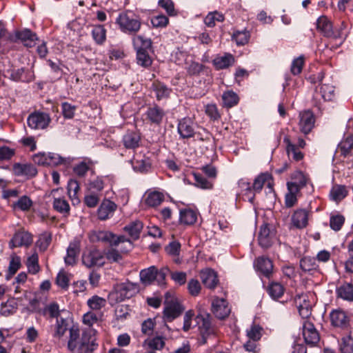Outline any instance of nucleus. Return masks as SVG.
Here are the masks:
<instances>
[{"instance_id": "f257e3e1", "label": "nucleus", "mask_w": 353, "mask_h": 353, "mask_svg": "<svg viewBox=\"0 0 353 353\" xmlns=\"http://www.w3.org/2000/svg\"><path fill=\"white\" fill-rule=\"evenodd\" d=\"M99 320V316L92 311L88 312L83 316V322L89 327L83 331L79 347L80 353L93 351L98 345L96 343L97 331L91 327Z\"/></svg>"}, {"instance_id": "f03ea898", "label": "nucleus", "mask_w": 353, "mask_h": 353, "mask_svg": "<svg viewBox=\"0 0 353 353\" xmlns=\"http://www.w3.org/2000/svg\"><path fill=\"white\" fill-rule=\"evenodd\" d=\"M139 291V285L131 282H125L116 286L114 290L108 294V301L114 305L126 299H130Z\"/></svg>"}, {"instance_id": "7ed1b4c3", "label": "nucleus", "mask_w": 353, "mask_h": 353, "mask_svg": "<svg viewBox=\"0 0 353 353\" xmlns=\"http://www.w3.org/2000/svg\"><path fill=\"white\" fill-rule=\"evenodd\" d=\"M116 23L121 32L129 34H135L141 26L139 17L131 10L121 12L116 19Z\"/></svg>"}, {"instance_id": "20e7f679", "label": "nucleus", "mask_w": 353, "mask_h": 353, "mask_svg": "<svg viewBox=\"0 0 353 353\" xmlns=\"http://www.w3.org/2000/svg\"><path fill=\"white\" fill-rule=\"evenodd\" d=\"M88 236L90 241L93 243L103 242L108 243L110 245L117 246L121 243L127 242L130 247L132 246V242L124 236H117L108 231H91Z\"/></svg>"}, {"instance_id": "39448f33", "label": "nucleus", "mask_w": 353, "mask_h": 353, "mask_svg": "<svg viewBox=\"0 0 353 353\" xmlns=\"http://www.w3.org/2000/svg\"><path fill=\"white\" fill-rule=\"evenodd\" d=\"M194 321L196 324L194 326H198L200 334L202 337V343L204 344L206 343L207 338L214 332V327L211 323L210 314L199 310L194 318Z\"/></svg>"}, {"instance_id": "423d86ee", "label": "nucleus", "mask_w": 353, "mask_h": 353, "mask_svg": "<svg viewBox=\"0 0 353 353\" xmlns=\"http://www.w3.org/2000/svg\"><path fill=\"white\" fill-rule=\"evenodd\" d=\"M104 254L97 248H91L82 254V263L88 268L102 267L105 264Z\"/></svg>"}, {"instance_id": "0eeeda50", "label": "nucleus", "mask_w": 353, "mask_h": 353, "mask_svg": "<svg viewBox=\"0 0 353 353\" xmlns=\"http://www.w3.org/2000/svg\"><path fill=\"white\" fill-rule=\"evenodd\" d=\"M51 118L48 113L35 111L28 117L27 123L29 128L34 130L46 129L50 123Z\"/></svg>"}, {"instance_id": "6e6552de", "label": "nucleus", "mask_w": 353, "mask_h": 353, "mask_svg": "<svg viewBox=\"0 0 353 353\" xmlns=\"http://www.w3.org/2000/svg\"><path fill=\"white\" fill-rule=\"evenodd\" d=\"M169 298V294L166 293L163 318L167 321H172L181 314L184 308L176 299L170 300Z\"/></svg>"}, {"instance_id": "1a4fd4ad", "label": "nucleus", "mask_w": 353, "mask_h": 353, "mask_svg": "<svg viewBox=\"0 0 353 353\" xmlns=\"http://www.w3.org/2000/svg\"><path fill=\"white\" fill-rule=\"evenodd\" d=\"M274 237L275 232L269 223H264L260 226L257 240L262 248L268 249L271 247Z\"/></svg>"}, {"instance_id": "9d476101", "label": "nucleus", "mask_w": 353, "mask_h": 353, "mask_svg": "<svg viewBox=\"0 0 353 353\" xmlns=\"http://www.w3.org/2000/svg\"><path fill=\"white\" fill-rule=\"evenodd\" d=\"M60 192L63 193V189L57 188L52 190L51 192L54 199L52 206L55 211L66 216L70 214V207L68 201L65 198L61 197Z\"/></svg>"}, {"instance_id": "9b49d317", "label": "nucleus", "mask_w": 353, "mask_h": 353, "mask_svg": "<svg viewBox=\"0 0 353 353\" xmlns=\"http://www.w3.org/2000/svg\"><path fill=\"white\" fill-rule=\"evenodd\" d=\"M254 267L257 272L268 279H270L273 274V263L268 257L259 256L254 261Z\"/></svg>"}, {"instance_id": "f8f14e48", "label": "nucleus", "mask_w": 353, "mask_h": 353, "mask_svg": "<svg viewBox=\"0 0 353 353\" xmlns=\"http://www.w3.org/2000/svg\"><path fill=\"white\" fill-rule=\"evenodd\" d=\"M303 336L306 344L315 346L320 341V335L314 324L309 321H304L303 323Z\"/></svg>"}, {"instance_id": "ddd939ff", "label": "nucleus", "mask_w": 353, "mask_h": 353, "mask_svg": "<svg viewBox=\"0 0 353 353\" xmlns=\"http://www.w3.org/2000/svg\"><path fill=\"white\" fill-rule=\"evenodd\" d=\"M33 241V236L24 229L16 231L10 241L12 248L28 247Z\"/></svg>"}, {"instance_id": "4468645a", "label": "nucleus", "mask_w": 353, "mask_h": 353, "mask_svg": "<svg viewBox=\"0 0 353 353\" xmlns=\"http://www.w3.org/2000/svg\"><path fill=\"white\" fill-rule=\"evenodd\" d=\"M316 29L326 37L337 38L341 37L340 31L333 29L332 22L325 16H321L317 19Z\"/></svg>"}, {"instance_id": "2eb2a0df", "label": "nucleus", "mask_w": 353, "mask_h": 353, "mask_svg": "<svg viewBox=\"0 0 353 353\" xmlns=\"http://www.w3.org/2000/svg\"><path fill=\"white\" fill-rule=\"evenodd\" d=\"M177 132L181 139H185L194 137L195 126L193 120L190 117H184L180 119L177 125Z\"/></svg>"}, {"instance_id": "dca6fc26", "label": "nucleus", "mask_w": 353, "mask_h": 353, "mask_svg": "<svg viewBox=\"0 0 353 353\" xmlns=\"http://www.w3.org/2000/svg\"><path fill=\"white\" fill-rule=\"evenodd\" d=\"M331 325L335 327L346 329L350 325V317L341 309L333 310L330 314Z\"/></svg>"}, {"instance_id": "f3484780", "label": "nucleus", "mask_w": 353, "mask_h": 353, "mask_svg": "<svg viewBox=\"0 0 353 353\" xmlns=\"http://www.w3.org/2000/svg\"><path fill=\"white\" fill-rule=\"evenodd\" d=\"M230 308L228 301L221 298H215L212 303V312L219 319H224L230 313Z\"/></svg>"}, {"instance_id": "a211bd4d", "label": "nucleus", "mask_w": 353, "mask_h": 353, "mask_svg": "<svg viewBox=\"0 0 353 353\" xmlns=\"http://www.w3.org/2000/svg\"><path fill=\"white\" fill-rule=\"evenodd\" d=\"M10 79L14 81L30 83L35 79L34 70L26 68L12 69L10 72Z\"/></svg>"}, {"instance_id": "6ab92c4d", "label": "nucleus", "mask_w": 353, "mask_h": 353, "mask_svg": "<svg viewBox=\"0 0 353 353\" xmlns=\"http://www.w3.org/2000/svg\"><path fill=\"white\" fill-rule=\"evenodd\" d=\"M165 114V110L157 104L148 107L145 112L146 119L157 125H161Z\"/></svg>"}, {"instance_id": "aec40b11", "label": "nucleus", "mask_w": 353, "mask_h": 353, "mask_svg": "<svg viewBox=\"0 0 353 353\" xmlns=\"http://www.w3.org/2000/svg\"><path fill=\"white\" fill-rule=\"evenodd\" d=\"M12 172L15 176L32 178L37 174V170L31 163H15L12 165Z\"/></svg>"}, {"instance_id": "412c9836", "label": "nucleus", "mask_w": 353, "mask_h": 353, "mask_svg": "<svg viewBox=\"0 0 353 353\" xmlns=\"http://www.w3.org/2000/svg\"><path fill=\"white\" fill-rule=\"evenodd\" d=\"M300 130L305 134H307L314 128L315 118L313 113L310 110L303 111L299 114Z\"/></svg>"}, {"instance_id": "4be33fe9", "label": "nucleus", "mask_w": 353, "mask_h": 353, "mask_svg": "<svg viewBox=\"0 0 353 353\" xmlns=\"http://www.w3.org/2000/svg\"><path fill=\"white\" fill-rule=\"evenodd\" d=\"M80 252V241L79 239H74L69 244L67 249L66 256L64 257V261L68 265H74L77 263V257Z\"/></svg>"}, {"instance_id": "5701e85b", "label": "nucleus", "mask_w": 353, "mask_h": 353, "mask_svg": "<svg viewBox=\"0 0 353 353\" xmlns=\"http://www.w3.org/2000/svg\"><path fill=\"white\" fill-rule=\"evenodd\" d=\"M237 185L239 190H236V199H238L241 195L246 196L248 201L250 203H253L254 194L250 182L245 179H241L238 181Z\"/></svg>"}, {"instance_id": "b1692460", "label": "nucleus", "mask_w": 353, "mask_h": 353, "mask_svg": "<svg viewBox=\"0 0 353 353\" xmlns=\"http://www.w3.org/2000/svg\"><path fill=\"white\" fill-rule=\"evenodd\" d=\"M200 277L203 284L210 290L214 289L219 283L216 272L212 269L201 271Z\"/></svg>"}, {"instance_id": "393cba45", "label": "nucleus", "mask_w": 353, "mask_h": 353, "mask_svg": "<svg viewBox=\"0 0 353 353\" xmlns=\"http://www.w3.org/2000/svg\"><path fill=\"white\" fill-rule=\"evenodd\" d=\"M116 209L117 205L114 202L105 199L97 210L98 218L102 221L106 220L113 215Z\"/></svg>"}, {"instance_id": "a878e982", "label": "nucleus", "mask_w": 353, "mask_h": 353, "mask_svg": "<svg viewBox=\"0 0 353 353\" xmlns=\"http://www.w3.org/2000/svg\"><path fill=\"white\" fill-rule=\"evenodd\" d=\"M235 62V58L233 54L225 52L222 56L216 57L212 63L215 68L218 70L228 68L232 66Z\"/></svg>"}, {"instance_id": "bb28decb", "label": "nucleus", "mask_w": 353, "mask_h": 353, "mask_svg": "<svg viewBox=\"0 0 353 353\" xmlns=\"http://www.w3.org/2000/svg\"><path fill=\"white\" fill-rule=\"evenodd\" d=\"M16 39L20 40L25 46L31 48L36 45L38 38L35 33L28 29L16 32Z\"/></svg>"}, {"instance_id": "cd10ccee", "label": "nucleus", "mask_w": 353, "mask_h": 353, "mask_svg": "<svg viewBox=\"0 0 353 353\" xmlns=\"http://www.w3.org/2000/svg\"><path fill=\"white\" fill-rule=\"evenodd\" d=\"M151 89L155 93L157 101L167 99L170 97L172 89L168 88L165 84L159 81H154L151 86Z\"/></svg>"}, {"instance_id": "c85d7f7f", "label": "nucleus", "mask_w": 353, "mask_h": 353, "mask_svg": "<svg viewBox=\"0 0 353 353\" xmlns=\"http://www.w3.org/2000/svg\"><path fill=\"white\" fill-rule=\"evenodd\" d=\"M337 298L347 301H353V284L345 282L336 288Z\"/></svg>"}, {"instance_id": "c756f323", "label": "nucleus", "mask_w": 353, "mask_h": 353, "mask_svg": "<svg viewBox=\"0 0 353 353\" xmlns=\"http://www.w3.org/2000/svg\"><path fill=\"white\" fill-rule=\"evenodd\" d=\"M348 194V190L345 185L336 184L334 185L329 194V198L331 201L339 203L343 200Z\"/></svg>"}, {"instance_id": "7c9ffc66", "label": "nucleus", "mask_w": 353, "mask_h": 353, "mask_svg": "<svg viewBox=\"0 0 353 353\" xmlns=\"http://www.w3.org/2000/svg\"><path fill=\"white\" fill-rule=\"evenodd\" d=\"M283 142L286 145V151L290 159L299 161L303 158V154L300 151L296 145L291 142L288 136L284 137Z\"/></svg>"}, {"instance_id": "2f4dec72", "label": "nucleus", "mask_w": 353, "mask_h": 353, "mask_svg": "<svg viewBox=\"0 0 353 353\" xmlns=\"http://www.w3.org/2000/svg\"><path fill=\"white\" fill-rule=\"evenodd\" d=\"M123 143L127 149H135L139 145L141 136L134 131H128L123 137Z\"/></svg>"}, {"instance_id": "473e14b6", "label": "nucleus", "mask_w": 353, "mask_h": 353, "mask_svg": "<svg viewBox=\"0 0 353 353\" xmlns=\"http://www.w3.org/2000/svg\"><path fill=\"white\" fill-rule=\"evenodd\" d=\"M132 168L135 172L145 173L151 168V162L149 158L145 157H136L131 161Z\"/></svg>"}, {"instance_id": "72a5a7b5", "label": "nucleus", "mask_w": 353, "mask_h": 353, "mask_svg": "<svg viewBox=\"0 0 353 353\" xmlns=\"http://www.w3.org/2000/svg\"><path fill=\"white\" fill-rule=\"evenodd\" d=\"M299 312L303 319H307L311 315L312 307L305 296H299L295 299Z\"/></svg>"}, {"instance_id": "f704fd0d", "label": "nucleus", "mask_w": 353, "mask_h": 353, "mask_svg": "<svg viewBox=\"0 0 353 353\" xmlns=\"http://www.w3.org/2000/svg\"><path fill=\"white\" fill-rule=\"evenodd\" d=\"M307 212L305 210H297L292 216V223L296 228H303L307 224Z\"/></svg>"}, {"instance_id": "c9c22d12", "label": "nucleus", "mask_w": 353, "mask_h": 353, "mask_svg": "<svg viewBox=\"0 0 353 353\" xmlns=\"http://www.w3.org/2000/svg\"><path fill=\"white\" fill-rule=\"evenodd\" d=\"M165 339L161 336H156L152 338L149 337L143 341V345L146 349L153 351L161 350L165 345Z\"/></svg>"}, {"instance_id": "e433bc0d", "label": "nucleus", "mask_w": 353, "mask_h": 353, "mask_svg": "<svg viewBox=\"0 0 353 353\" xmlns=\"http://www.w3.org/2000/svg\"><path fill=\"white\" fill-rule=\"evenodd\" d=\"M197 220V213L191 209L180 210L179 221L184 225H193Z\"/></svg>"}, {"instance_id": "4c0bfd02", "label": "nucleus", "mask_w": 353, "mask_h": 353, "mask_svg": "<svg viewBox=\"0 0 353 353\" xmlns=\"http://www.w3.org/2000/svg\"><path fill=\"white\" fill-rule=\"evenodd\" d=\"M139 276L143 284L150 285L156 279L157 268L150 266L148 268L143 269L141 270Z\"/></svg>"}, {"instance_id": "58836bf2", "label": "nucleus", "mask_w": 353, "mask_h": 353, "mask_svg": "<svg viewBox=\"0 0 353 353\" xmlns=\"http://www.w3.org/2000/svg\"><path fill=\"white\" fill-rule=\"evenodd\" d=\"M143 227V225L142 222L139 220H136L125 225L124 230L133 240H137L139 238Z\"/></svg>"}, {"instance_id": "ea45409f", "label": "nucleus", "mask_w": 353, "mask_h": 353, "mask_svg": "<svg viewBox=\"0 0 353 353\" xmlns=\"http://www.w3.org/2000/svg\"><path fill=\"white\" fill-rule=\"evenodd\" d=\"M222 101L224 107L230 108L238 104L239 97L234 91L227 90L223 93Z\"/></svg>"}, {"instance_id": "a19ab883", "label": "nucleus", "mask_w": 353, "mask_h": 353, "mask_svg": "<svg viewBox=\"0 0 353 353\" xmlns=\"http://www.w3.org/2000/svg\"><path fill=\"white\" fill-rule=\"evenodd\" d=\"M164 195L163 193L154 191L148 193L145 199V203L152 208L157 207L164 201Z\"/></svg>"}, {"instance_id": "79ce46f5", "label": "nucleus", "mask_w": 353, "mask_h": 353, "mask_svg": "<svg viewBox=\"0 0 353 353\" xmlns=\"http://www.w3.org/2000/svg\"><path fill=\"white\" fill-rule=\"evenodd\" d=\"M133 44L137 50H149L152 48V41L141 35H136L132 39Z\"/></svg>"}, {"instance_id": "37998d69", "label": "nucleus", "mask_w": 353, "mask_h": 353, "mask_svg": "<svg viewBox=\"0 0 353 353\" xmlns=\"http://www.w3.org/2000/svg\"><path fill=\"white\" fill-rule=\"evenodd\" d=\"M338 150L344 157L348 156L353 150V134L343 139L339 144Z\"/></svg>"}, {"instance_id": "c03bdc74", "label": "nucleus", "mask_w": 353, "mask_h": 353, "mask_svg": "<svg viewBox=\"0 0 353 353\" xmlns=\"http://www.w3.org/2000/svg\"><path fill=\"white\" fill-rule=\"evenodd\" d=\"M267 292L272 299L276 300L283 295L285 288L280 283L271 282L267 288Z\"/></svg>"}, {"instance_id": "a18cd8bd", "label": "nucleus", "mask_w": 353, "mask_h": 353, "mask_svg": "<svg viewBox=\"0 0 353 353\" xmlns=\"http://www.w3.org/2000/svg\"><path fill=\"white\" fill-rule=\"evenodd\" d=\"M48 165L56 166L59 165H64L68 166L71 164L72 159L68 157H62L59 154L56 153H48Z\"/></svg>"}, {"instance_id": "49530a36", "label": "nucleus", "mask_w": 353, "mask_h": 353, "mask_svg": "<svg viewBox=\"0 0 353 353\" xmlns=\"http://www.w3.org/2000/svg\"><path fill=\"white\" fill-rule=\"evenodd\" d=\"M17 303L14 299H9L7 301L1 304L0 314L4 316H8L16 312Z\"/></svg>"}, {"instance_id": "de8ad7c7", "label": "nucleus", "mask_w": 353, "mask_h": 353, "mask_svg": "<svg viewBox=\"0 0 353 353\" xmlns=\"http://www.w3.org/2000/svg\"><path fill=\"white\" fill-rule=\"evenodd\" d=\"M106 299L98 295H94L87 301V305L92 311H99L106 305Z\"/></svg>"}, {"instance_id": "09e8293b", "label": "nucleus", "mask_w": 353, "mask_h": 353, "mask_svg": "<svg viewBox=\"0 0 353 353\" xmlns=\"http://www.w3.org/2000/svg\"><path fill=\"white\" fill-rule=\"evenodd\" d=\"M26 266L28 272L32 274H36L39 272L40 266L39 264V256L35 251L32 255L28 257L26 261Z\"/></svg>"}, {"instance_id": "8fccbe9b", "label": "nucleus", "mask_w": 353, "mask_h": 353, "mask_svg": "<svg viewBox=\"0 0 353 353\" xmlns=\"http://www.w3.org/2000/svg\"><path fill=\"white\" fill-rule=\"evenodd\" d=\"M300 268L303 272H310L318 268L316 259L314 257L304 256L300 260Z\"/></svg>"}, {"instance_id": "3c124183", "label": "nucleus", "mask_w": 353, "mask_h": 353, "mask_svg": "<svg viewBox=\"0 0 353 353\" xmlns=\"http://www.w3.org/2000/svg\"><path fill=\"white\" fill-rule=\"evenodd\" d=\"M137 63L139 65L145 68L152 65V60L148 54V50H137Z\"/></svg>"}, {"instance_id": "603ef678", "label": "nucleus", "mask_w": 353, "mask_h": 353, "mask_svg": "<svg viewBox=\"0 0 353 353\" xmlns=\"http://www.w3.org/2000/svg\"><path fill=\"white\" fill-rule=\"evenodd\" d=\"M92 35L97 44L101 45L104 43L106 39V30L102 25H99L92 30Z\"/></svg>"}, {"instance_id": "864d4df0", "label": "nucleus", "mask_w": 353, "mask_h": 353, "mask_svg": "<svg viewBox=\"0 0 353 353\" xmlns=\"http://www.w3.org/2000/svg\"><path fill=\"white\" fill-rule=\"evenodd\" d=\"M71 274L64 270H61L56 277V284L63 290H67L69 287Z\"/></svg>"}, {"instance_id": "5fc2aeb1", "label": "nucleus", "mask_w": 353, "mask_h": 353, "mask_svg": "<svg viewBox=\"0 0 353 353\" xmlns=\"http://www.w3.org/2000/svg\"><path fill=\"white\" fill-rule=\"evenodd\" d=\"M250 32L247 30L235 31L232 34V40L237 46H244L248 43L250 39Z\"/></svg>"}, {"instance_id": "6e6d98bb", "label": "nucleus", "mask_w": 353, "mask_h": 353, "mask_svg": "<svg viewBox=\"0 0 353 353\" xmlns=\"http://www.w3.org/2000/svg\"><path fill=\"white\" fill-rule=\"evenodd\" d=\"M270 178L271 176L268 173H262L256 176L252 184L254 194L259 192L262 190L265 183L268 181Z\"/></svg>"}, {"instance_id": "4d7b16f0", "label": "nucleus", "mask_w": 353, "mask_h": 353, "mask_svg": "<svg viewBox=\"0 0 353 353\" xmlns=\"http://www.w3.org/2000/svg\"><path fill=\"white\" fill-rule=\"evenodd\" d=\"M335 88L331 84L324 83L322 84L320 88V92L321 94L322 98L325 101H332L335 97Z\"/></svg>"}, {"instance_id": "13d9d810", "label": "nucleus", "mask_w": 353, "mask_h": 353, "mask_svg": "<svg viewBox=\"0 0 353 353\" xmlns=\"http://www.w3.org/2000/svg\"><path fill=\"white\" fill-rule=\"evenodd\" d=\"M52 241V235L48 232H43L39 235L36 242V246L40 251L44 252L47 250Z\"/></svg>"}, {"instance_id": "bf43d9fd", "label": "nucleus", "mask_w": 353, "mask_h": 353, "mask_svg": "<svg viewBox=\"0 0 353 353\" xmlns=\"http://www.w3.org/2000/svg\"><path fill=\"white\" fill-rule=\"evenodd\" d=\"M193 177L194 181V184L196 187H199L202 189H212L213 187V183L206 179L201 174L194 172L193 173Z\"/></svg>"}, {"instance_id": "052dcab7", "label": "nucleus", "mask_w": 353, "mask_h": 353, "mask_svg": "<svg viewBox=\"0 0 353 353\" xmlns=\"http://www.w3.org/2000/svg\"><path fill=\"white\" fill-rule=\"evenodd\" d=\"M224 20V16L219 12L209 13L204 19L205 24L208 27H214L216 22H221Z\"/></svg>"}, {"instance_id": "680f3d73", "label": "nucleus", "mask_w": 353, "mask_h": 353, "mask_svg": "<svg viewBox=\"0 0 353 353\" xmlns=\"http://www.w3.org/2000/svg\"><path fill=\"white\" fill-rule=\"evenodd\" d=\"M43 314L44 316L48 314V316L51 319H59L60 310L59 305L57 303H51L47 305L43 310Z\"/></svg>"}, {"instance_id": "e2e57ef3", "label": "nucleus", "mask_w": 353, "mask_h": 353, "mask_svg": "<svg viewBox=\"0 0 353 353\" xmlns=\"http://www.w3.org/2000/svg\"><path fill=\"white\" fill-rule=\"evenodd\" d=\"M68 321L65 319L60 317L57 319V323L55 325V331L54 333V336L57 338H61L64 335L65 332L68 330Z\"/></svg>"}, {"instance_id": "0e129e2a", "label": "nucleus", "mask_w": 353, "mask_h": 353, "mask_svg": "<svg viewBox=\"0 0 353 353\" xmlns=\"http://www.w3.org/2000/svg\"><path fill=\"white\" fill-rule=\"evenodd\" d=\"M80 190L79 184L77 180L70 179L68 182V194L69 197L72 200H77L79 202L77 194Z\"/></svg>"}, {"instance_id": "69168bd1", "label": "nucleus", "mask_w": 353, "mask_h": 353, "mask_svg": "<svg viewBox=\"0 0 353 353\" xmlns=\"http://www.w3.org/2000/svg\"><path fill=\"white\" fill-rule=\"evenodd\" d=\"M340 350L341 353H353V338L350 335L341 339Z\"/></svg>"}, {"instance_id": "338daca9", "label": "nucleus", "mask_w": 353, "mask_h": 353, "mask_svg": "<svg viewBox=\"0 0 353 353\" xmlns=\"http://www.w3.org/2000/svg\"><path fill=\"white\" fill-rule=\"evenodd\" d=\"M77 106L68 102L61 103V112L65 119H71L74 117Z\"/></svg>"}, {"instance_id": "774afa93", "label": "nucleus", "mask_w": 353, "mask_h": 353, "mask_svg": "<svg viewBox=\"0 0 353 353\" xmlns=\"http://www.w3.org/2000/svg\"><path fill=\"white\" fill-rule=\"evenodd\" d=\"M188 293L192 296H197L201 291V285L197 279H191L187 285Z\"/></svg>"}]
</instances>
